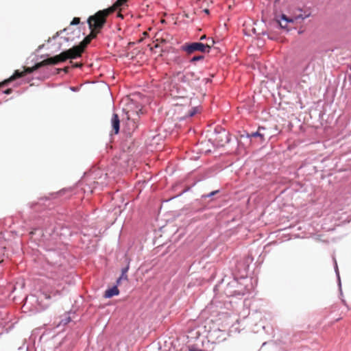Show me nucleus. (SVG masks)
<instances>
[{
    "mask_svg": "<svg viewBox=\"0 0 351 351\" xmlns=\"http://www.w3.org/2000/svg\"><path fill=\"white\" fill-rule=\"evenodd\" d=\"M119 294V290L117 286H114L110 289H107L105 291L104 297L106 298H110L114 295H118Z\"/></svg>",
    "mask_w": 351,
    "mask_h": 351,
    "instance_id": "8",
    "label": "nucleus"
},
{
    "mask_svg": "<svg viewBox=\"0 0 351 351\" xmlns=\"http://www.w3.org/2000/svg\"><path fill=\"white\" fill-rule=\"evenodd\" d=\"M111 123L114 134H118L119 131L120 121L119 116L115 113L112 114L111 119Z\"/></svg>",
    "mask_w": 351,
    "mask_h": 351,
    "instance_id": "7",
    "label": "nucleus"
},
{
    "mask_svg": "<svg viewBox=\"0 0 351 351\" xmlns=\"http://www.w3.org/2000/svg\"><path fill=\"white\" fill-rule=\"evenodd\" d=\"M117 16H118V17H120V18H121V19H123V14H121V13H119Z\"/></svg>",
    "mask_w": 351,
    "mask_h": 351,
    "instance_id": "23",
    "label": "nucleus"
},
{
    "mask_svg": "<svg viewBox=\"0 0 351 351\" xmlns=\"http://www.w3.org/2000/svg\"><path fill=\"white\" fill-rule=\"evenodd\" d=\"M59 63L64 62L69 59H75L80 57V51L77 48H71L57 55Z\"/></svg>",
    "mask_w": 351,
    "mask_h": 351,
    "instance_id": "4",
    "label": "nucleus"
},
{
    "mask_svg": "<svg viewBox=\"0 0 351 351\" xmlns=\"http://www.w3.org/2000/svg\"><path fill=\"white\" fill-rule=\"evenodd\" d=\"M43 294H44L45 298L46 299H50V298H51V296H50L48 293H44Z\"/></svg>",
    "mask_w": 351,
    "mask_h": 351,
    "instance_id": "21",
    "label": "nucleus"
},
{
    "mask_svg": "<svg viewBox=\"0 0 351 351\" xmlns=\"http://www.w3.org/2000/svg\"><path fill=\"white\" fill-rule=\"evenodd\" d=\"M197 111L195 109L193 110V111H191L189 112V116L190 117H193V115H195L196 114Z\"/></svg>",
    "mask_w": 351,
    "mask_h": 351,
    "instance_id": "18",
    "label": "nucleus"
},
{
    "mask_svg": "<svg viewBox=\"0 0 351 351\" xmlns=\"http://www.w3.org/2000/svg\"><path fill=\"white\" fill-rule=\"evenodd\" d=\"M301 82H304V83H306V80H302Z\"/></svg>",
    "mask_w": 351,
    "mask_h": 351,
    "instance_id": "27",
    "label": "nucleus"
},
{
    "mask_svg": "<svg viewBox=\"0 0 351 351\" xmlns=\"http://www.w3.org/2000/svg\"><path fill=\"white\" fill-rule=\"evenodd\" d=\"M215 41L211 39V44H203L202 43H191L186 44L182 47L183 51H186L188 54H192L195 51H201L203 53H208L210 49L213 46Z\"/></svg>",
    "mask_w": 351,
    "mask_h": 351,
    "instance_id": "3",
    "label": "nucleus"
},
{
    "mask_svg": "<svg viewBox=\"0 0 351 351\" xmlns=\"http://www.w3.org/2000/svg\"><path fill=\"white\" fill-rule=\"evenodd\" d=\"M63 71L65 72V73H68L69 71V66H65L64 69H63Z\"/></svg>",
    "mask_w": 351,
    "mask_h": 351,
    "instance_id": "22",
    "label": "nucleus"
},
{
    "mask_svg": "<svg viewBox=\"0 0 351 351\" xmlns=\"http://www.w3.org/2000/svg\"><path fill=\"white\" fill-rule=\"evenodd\" d=\"M217 193V191H213V192L210 193L209 195H207V197H211V196L214 195L215 194H216Z\"/></svg>",
    "mask_w": 351,
    "mask_h": 351,
    "instance_id": "20",
    "label": "nucleus"
},
{
    "mask_svg": "<svg viewBox=\"0 0 351 351\" xmlns=\"http://www.w3.org/2000/svg\"><path fill=\"white\" fill-rule=\"evenodd\" d=\"M73 66L76 67V68L77 67L80 68L82 66V63H75V64H73Z\"/></svg>",
    "mask_w": 351,
    "mask_h": 351,
    "instance_id": "17",
    "label": "nucleus"
},
{
    "mask_svg": "<svg viewBox=\"0 0 351 351\" xmlns=\"http://www.w3.org/2000/svg\"><path fill=\"white\" fill-rule=\"evenodd\" d=\"M204 12H206V14H208L209 13V10L208 9H205L204 10Z\"/></svg>",
    "mask_w": 351,
    "mask_h": 351,
    "instance_id": "25",
    "label": "nucleus"
},
{
    "mask_svg": "<svg viewBox=\"0 0 351 351\" xmlns=\"http://www.w3.org/2000/svg\"><path fill=\"white\" fill-rule=\"evenodd\" d=\"M206 38V35H203L201 36L200 40H202Z\"/></svg>",
    "mask_w": 351,
    "mask_h": 351,
    "instance_id": "24",
    "label": "nucleus"
},
{
    "mask_svg": "<svg viewBox=\"0 0 351 351\" xmlns=\"http://www.w3.org/2000/svg\"><path fill=\"white\" fill-rule=\"evenodd\" d=\"M25 75V72H24V71L21 72V71L16 70L14 71V74L10 77L4 80L3 82L0 83V87L3 86L4 85H6L8 83L14 81V80L21 77H23Z\"/></svg>",
    "mask_w": 351,
    "mask_h": 351,
    "instance_id": "6",
    "label": "nucleus"
},
{
    "mask_svg": "<svg viewBox=\"0 0 351 351\" xmlns=\"http://www.w3.org/2000/svg\"><path fill=\"white\" fill-rule=\"evenodd\" d=\"M206 44H211V40L209 42H208Z\"/></svg>",
    "mask_w": 351,
    "mask_h": 351,
    "instance_id": "26",
    "label": "nucleus"
},
{
    "mask_svg": "<svg viewBox=\"0 0 351 351\" xmlns=\"http://www.w3.org/2000/svg\"><path fill=\"white\" fill-rule=\"evenodd\" d=\"M127 121L126 127L129 132L134 131L138 127L139 114H143L142 108L131 104L126 109Z\"/></svg>",
    "mask_w": 351,
    "mask_h": 351,
    "instance_id": "2",
    "label": "nucleus"
},
{
    "mask_svg": "<svg viewBox=\"0 0 351 351\" xmlns=\"http://www.w3.org/2000/svg\"><path fill=\"white\" fill-rule=\"evenodd\" d=\"M97 33L90 30V33L85 37V38L80 43V45L73 47L77 48L80 51V57H81L86 46L90 43V41L97 37Z\"/></svg>",
    "mask_w": 351,
    "mask_h": 351,
    "instance_id": "5",
    "label": "nucleus"
},
{
    "mask_svg": "<svg viewBox=\"0 0 351 351\" xmlns=\"http://www.w3.org/2000/svg\"><path fill=\"white\" fill-rule=\"evenodd\" d=\"M128 269H129V266H127L126 267H125L122 269L121 276L119 278V279L117 281L118 285L120 283L121 280H123V279L128 280L127 272L128 271Z\"/></svg>",
    "mask_w": 351,
    "mask_h": 351,
    "instance_id": "14",
    "label": "nucleus"
},
{
    "mask_svg": "<svg viewBox=\"0 0 351 351\" xmlns=\"http://www.w3.org/2000/svg\"><path fill=\"white\" fill-rule=\"evenodd\" d=\"M281 19L282 20H284L286 23H293V19H289L285 14L282 15ZM276 24L278 25H280L282 28H286V25H283L282 22L278 21V22H276ZM285 24H287V23H285Z\"/></svg>",
    "mask_w": 351,
    "mask_h": 351,
    "instance_id": "12",
    "label": "nucleus"
},
{
    "mask_svg": "<svg viewBox=\"0 0 351 351\" xmlns=\"http://www.w3.org/2000/svg\"><path fill=\"white\" fill-rule=\"evenodd\" d=\"M204 58V56H195L191 59L190 62H196L198 60H203Z\"/></svg>",
    "mask_w": 351,
    "mask_h": 351,
    "instance_id": "15",
    "label": "nucleus"
},
{
    "mask_svg": "<svg viewBox=\"0 0 351 351\" xmlns=\"http://www.w3.org/2000/svg\"><path fill=\"white\" fill-rule=\"evenodd\" d=\"M262 130H265V128H263V127H258V130L256 132H253V133H252L250 134H247V136L249 138L259 137L260 139H261V142H263L265 141V134L261 132V131Z\"/></svg>",
    "mask_w": 351,
    "mask_h": 351,
    "instance_id": "10",
    "label": "nucleus"
},
{
    "mask_svg": "<svg viewBox=\"0 0 351 351\" xmlns=\"http://www.w3.org/2000/svg\"><path fill=\"white\" fill-rule=\"evenodd\" d=\"M41 67H43V64H42V62H40L36 63L32 67H25L23 71L25 72V75H26L27 73H31Z\"/></svg>",
    "mask_w": 351,
    "mask_h": 351,
    "instance_id": "11",
    "label": "nucleus"
},
{
    "mask_svg": "<svg viewBox=\"0 0 351 351\" xmlns=\"http://www.w3.org/2000/svg\"><path fill=\"white\" fill-rule=\"evenodd\" d=\"M112 13H113V8H108L89 16L87 20L89 29L99 34L105 25L107 17Z\"/></svg>",
    "mask_w": 351,
    "mask_h": 351,
    "instance_id": "1",
    "label": "nucleus"
},
{
    "mask_svg": "<svg viewBox=\"0 0 351 351\" xmlns=\"http://www.w3.org/2000/svg\"><path fill=\"white\" fill-rule=\"evenodd\" d=\"M80 23V19L78 17H75L71 22V25H78Z\"/></svg>",
    "mask_w": 351,
    "mask_h": 351,
    "instance_id": "16",
    "label": "nucleus"
},
{
    "mask_svg": "<svg viewBox=\"0 0 351 351\" xmlns=\"http://www.w3.org/2000/svg\"><path fill=\"white\" fill-rule=\"evenodd\" d=\"M128 0H117L110 8H113V12L120 6L123 5Z\"/></svg>",
    "mask_w": 351,
    "mask_h": 351,
    "instance_id": "13",
    "label": "nucleus"
},
{
    "mask_svg": "<svg viewBox=\"0 0 351 351\" xmlns=\"http://www.w3.org/2000/svg\"><path fill=\"white\" fill-rule=\"evenodd\" d=\"M43 66H45L47 65H56L59 64L58 58L57 55L51 58H48L43 61H41Z\"/></svg>",
    "mask_w": 351,
    "mask_h": 351,
    "instance_id": "9",
    "label": "nucleus"
},
{
    "mask_svg": "<svg viewBox=\"0 0 351 351\" xmlns=\"http://www.w3.org/2000/svg\"><path fill=\"white\" fill-rule=\"evenodd\" d=\"M12 92V90L11 88H8L5 91H3V93L5 94H10Z\"/></svg>",
    "mask_w": 351,
    "mask_h": 351,
    "instance_id": "19",
    "label": "nucleus"
}]
</instances>
